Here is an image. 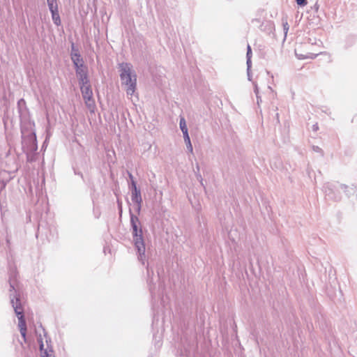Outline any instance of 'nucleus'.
<instances>
[{
    "label": "nucleus",
    "instance_id": "1",
    "mask_svg": "<svg viewBox=\"0 0 357 357\" xmlns=\"http://www.w3.org/2000/svg\"><path fill=\"white\" fill-rule=\"evenodd\" d=\"M9 284L10 292V303L18 319V327L20 331V334L22 336L24 340L26 341V335L27 331L26 324L24 315V308L20 300V296L15 289V279L10 278Z\"/></svg>",
    "mask_w": 357,
    "mask_h": 357
},
{
    "label": "nucleus",
    "instance_id": "2",
    "mask_svg": "<svg viewBox=\"0 0 357 357\" xmlns=\"http://www.w3.org/2000/svg\"><path fill=\"white\" fill-rule=\"evenodd\" d=\"M130 225L132 229L133 241L138 254V259L142 264H145V244L143 238V231L141 222L136 215H134L130 209Z\"/></svg>",
    "mask_w": 357,
    "mask_h": 357
},
{
    "label": "nucleus",
    "instance_id": "3",
    "mask_svg": "<svg viewBox=\"0 0 357 357\" xmlns=\"http://www.w3.org/2000/svg\"><path fill=\"white\" fill-rule=\"evenodd\" d=\"M119 68L121 84L125 86L127 95L132 98L137 89V75L132 70V66L130 63H121Z\"/></svg>",
    "mask_w": 357,
    "mask_h": 357
},
{
    "label": "nucleus",
    "instance_id": "4",
    "mask_svg": "<svg viewBox=\"0 0 357 357\" xmlns=\"http://www.w3.org/2000/svg\"><path fill=\"white\" fill-rule=\"evenodd\" d=\"M22 144L23 149L27 154L28 160H31L29 159V152L36 151L38 149L35 133H31L24 138Z\"/></svg>",
    "mask_w": 357,
    "mask_h": 357
},
{
    "label": "nucleus",
    "instance_id": "5",
    "mask_svg": "<svg viewBox=\"0 0 357 357\" xmlns=\"http://www.w3.org/2000/svg\"><path fill=\"white\" fill-rule=\"evenodd\" d=\"M75 72L79 80V84H84L89 82L86 66H83L82 67L75 68Z\"/></svg>",
    "mask_w": 357,
    "mask_h": 357
},
{
    "label": "nucleus",
    "instance_id": "6",
    "mask_svg": "<svg viewBox=\"0 0 357 357\" xmlns=\"http://www.w3.org/2000/svg\"><path fill=\"white\" fill-rule=\"evenodd\" d=\"M71 59L75 68L82 67L84 65V61L78 50L75 49L74 44H72Z\"/></svg>",
    "mask_w": 357,
    "mask_h": 357
},
{
    "label": "nucleus",
    "instance_id": "7",
    "mask_svg": "<svg viewBox=\"0 0 357 357\" xmlns=\"http://www.w3.org/2000/svg\"><path fill=\"white\" fill-rule=\"evenodd\" d=\"M131 199L133 202L137 204V212L139 214L141 210L142 198L141 195L140 190L138 188H135L134 190H132Z\"/></svg>",
    "mask_w": 357,
    "mask_h": 357
},
{
    "label": "nucleus",
    "instance_id": "8",
    "mask_svg": "<svg viewBox=\"0 0 357 357\" xmlns=\"http://www.w3.org/2000/svg\"><path fill=\"white\" fill-rule=\"evenodd\" d=\"M79 86L84 100L93 98V91L89 82H87V84H79Z\"/></svg>",
    "mask_w": 357,
    "mask_h": 357
},
{
    "label": "nucleus",
    "instance_id": "9",
    "mask_svg": "<svg viewBox=\"0 0 357 357\" xmlns=\"http://www.w3.org/2000/svg\"><path fill=\"white\" fill-rule=\"evenodd\" d=\"M39 344H40V356L41 357H52L53 355V350L52 348L49 347L48 346L47 348H44V344L42 340V337H40V338L38 340Z\"/></svg>",
    "mask_w": 357,
    "mask_h": 357
},
{
    "label": "nucleus",
    "instance_id": "10",
    "mask_svg": "<svg viewBox=\"0 0 357 357\" xmlns=\"http://www.w3.org/2000/svg\"><path fill=\"white\" fill-rule=\"evenodd\" d=\"M85 104L91 113H94L96 109L95 100L93 98L84 99Z\"/></svg>",
    "mask_w": 357,
    "mask_h": 357
},
{
    "label": "nucleus",
    "instance_id": "11",
    "mask_svg": "<svg viewBox=\"0 0 357 357\" xmlns=\"http://www.w3.org/2000/svg\"><path fill=\"white\" fill-rule=\"evenodd\" d=\"M50 12L52 13V18L54 23L56 26L61 25V22L58 9L52 10H50Z\"/></svg>",
    "mask_w": 357,
    "mask_h": 357
},
{
    "label": "nucleus",
    "instance_id": "12",
    "mask_svg": "<svg viewBox=\"0 0 357 357\" xmlns=\"http://www.w3.org/2000/svg\"><path fill=\"white\" fill-rule=\"evenodd\" d=\"M296 56L298 59H313L316 58V56L319 54H312V53H308L306 55H304L303 54H298L296 51L295 52Z\"/></svg>",
    "mask_w": 357,
    "mask_h": 357
},
{
    "label": "nucleus",
    "instance_id": "13",
    "mask_svg": "<svg viewBox=\"0 0 357 357\" xmlns=\"http://www.w3.org/2000/svg\"><path fill=\"white\" fill-rule=\"evenodd\" d=\"M47 3L50 10L58 9V4L56 0H47Z\"/></svg>",
    "mask_w": 357,
    "mask_h": 357
},
{
    "label": "nucleus",
    "instance_id": "14",
    "mask_svg": "<svg viewBox=\"0 0 357 357\" xmlns=\"http://www.w3.org/2000/svg\"><path fill=\"white\" fill-rule=\"evenodd\" d=\"M179 126H180V128H181V130L183 133L188 132V131L187 125H186V122H185V119L183 117H181L180 119Z\"/></svg>",
    "mask_w": 357,
    "mask_h": 357
},
{
    "label": "nucleus",
    "instance_id": "15",
    "mask_svg": "<svg viewBox=\"0 0 357 357\" xmlns=\"http://www.w3.org/2000/svg\"><path fill=\"white\" fill-rule=\"evenodd\" d=\"M282 26L284 32V36H286L289 31V24L287 20H282Z\"/></svg>",
    "mask_w": 357,
    "mask_h": 357
},
{
    "label": "nucleus",
    "instance_id": "16",
    "mask_svg": "<svg viewBox=\"0 0 357 357\" xmlns=\"http://www.w3.org/2000/svg\"><path fill=\"white\" fill-rule=\"evenodd\" d=\"M312 149L313 151L319 153L321 156L324 155V153L323 150L318 146H312Z\"/></svg>",
    "mask_w": 357,
    "mask_h": 357
},
{
    "label": "nucleus",
    "instance_id": "17",
    "mask_svg": "<svg viewBox=\"0 0 357 357\" xmlns=\"http://www.w3.org/2000/svg\"><path fill=\"white\" fill-rule=\"evenodd\" d=\"M246 57H247V59L248 58L251 59V57H252V50H251L250 45H248V47H247Z\"/></svg>",
    "mask_w": 357,
    "mask_h": 357
},
{
    "label": "nucleus",
    "instance_id": "18",
    "mask_svg": "<svg viewBox=\"0 0 357 357\" xmlns=\"http://www.w3.org/2000/svg\"><path fill=\"white\" fill-rule=\"evenodd\" d=\"M183 138H184V141H185V144L189 142H191L189 135H188V132H184V133H183Z\"/></svg>",
    "mask_w": 357,
    "mask_h": 357
},
{
    "label": "nucleus",
    "instance_id": "19",
    "mask_svg": "<svg viewBox=\"0 0 357 357\" xmlns=\"http://www.w3.org/2000/svg\"><path fill=\"white\" fill-rule=\"evenodd\" d=\"M185 144H186L187 149L189 151V152L192 153L193 148H192V145L191 144V142H189L186 143Z\"/></svg>",
    "mask_w": 357,
    "mask_h": 357
},
{
    "label": "nucleus",
    "instance_id": "20",
    "mask_svg": "<svg viewBox=\"0 0 357 357\" xmlns=\"http://www.w3.org/2000/svg\"><path fill=\"white\" fill-rule=\"evenodd\" d=\"M296 3L299 6H305L307 4L306 0H296Z\"/></svg>",
    "mask_w": 357,
    "mask_h": 357
},
{
    "label": "nucleus",
    "instance_id": "21",
    "mask_svg": "<svg viewBox=\"0 0 357 357\" xmlns=\"http://www.w3.org/2000/svg\"><path fill=\"white\" fill-rule=\"evenodd\" d=\"M135 188H137L136 182L132 180L131 182V191L134 190Z\"/></svg>",
    "mask_w": 357,
    "mask_h": 357
},
{
    "label": "nucleus",
    "instance_id": "22",
    "mask_svg": "<svg viewBox=\"0 0 357 357\" xmlns=\"http://www.w3.org/2000/svg\"><path fill=\"white\" fill-rule=\"evenodd\" d=\"M246 63H247V66H248V71H249L251 68V59L248 58Z\"/></svg>",
    "mask_w": 357,
    "mask_h": 357
},
{
    "label": "nucleus",
    "instance_id": "23",
    "mask_svg": "<svg viewBox=\"0 0 357 357\" xmlns=\"http://www.w3.org/2000/svg\"><path fill=\"white\" fill-rule=\"evenodd\" d=\"M312 129L313 131L317 132L319 130V126L317 123H315L312 126Z\"/></svg>",
    "mask_w": 357,
    "mask_h": 357
},
{
    "label": "nucleus",
    "instance_id": "24",
    "mask_svg": "<svg viewBox=\"0 0 357 357\" xmlns=\"http://www.w3.org/2000/svg\"><path fill=\"white\" fill-rule=\"evenodd\" d=\"M255 93H256V96H257L258 93H259V90H258V87H257V84L255 85Z\"/></svg>",
    "mask_w": 357,
    "mask_h": 357
},
{
    "label": "nucleus",
    "instance_id": "25",
    "mask_svg": "<svg viewBox=\"0 0 357 357\" xmlns=\"http://www.w3.org/2000/svg\"><path fill=\"white\" fill-rule=\"evenodd\" d=\"M128 176H129L130 179L131 180V181L132 180H134L133 176L131 173H128Z\"/></svg>",
    "mask_w": 357,
    "mask_h": 357
},
{
    "label": "nucleus",
    "instance_id": "26",
    "mask_svg": "<svg viewBox=\"0 0 357 357\" xmlns=\"http://www.w3.org/2000/svg\"><path fill=\"white\" fill-rule=\"evenodd\" d=\"M20 102H23L24 103V99H20L19 101H18V105H20Z\"/></svg>",
    "mask_w": 357,
    "mask_h": 357
},
{
    "label": "nucleus",
    "instance_id": "27",
    "mask_svg": "<svg viewBox=\"0 0 357 357\" xmlns=\"http://www.w3.org/2000/svg\"><path fill=\"white\" fill-rule=\"evenodd\" d=\"M341 188H342V189H346V188H347V185H341Z\"/></svg>",
    "mask_w": 357,
    "mask_h": 357
},
{
    "label": "nucleus",
    "instance_id": "28",
    "mask_svg": "<svg viewBox=\"0 0 357 357\" xmlns=\"http://www.w3.org/2000/svg\"><path fill=\"white\" fill-rule=\"evenodd\" d=\"M257 104H259V101L261 100V99L259 98V97L257 96Z\"/></svg>",
    "mask_w": 357,
    "mask_h": 357
},
{
    "label": "nucleus",
    "instance_id": "29",
    "mask_svg": "<svg viewBox=\"0 0 357 357\" xmlns=\"http://www.w3.org/2000/svg\"><path fill=\"white\" fill-rule=\"evenodd\" d=\"M198 178H199L201 181L202 180V176L200 174L198 176Z\"/></svg>",
    "mask_w": 357,
    "mask_h": 357
},
{
    "label": "nucleus",
    "instance_id": "30",
    "mask_svg": "<svg viewBox=\"0 0 357 357\" xmlns=\"http://www.w3.org/2000/svg\"><path fill=\"white\" fill-rule=\"evenodd\" d=\"M197 170L199 171V165H197Z\"/></svg>",
    "mask_w": 357,
    "mask_h": 357
}]
</instances>
